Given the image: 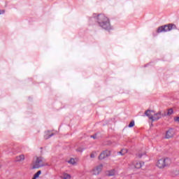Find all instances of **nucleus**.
Returning a JSON list of instances; mask_svg holds the SVG:
<instances>
[{
    "instance_id": "f257e3e1",
    "label": "nucleus",
    "mask_w": 179,
    "mask_h": 179,
    "mask_svg": "<svg viewBox=\"0 0 179 179\" xmlns=\"http://www.w3.org/2000/svg\"><path fill=\"white\" fill-rule=\"evenodd\" d=\"M96 19L97 23L102 27V29H105V30H110V29H111L110 19H108L104 14L98 15Z\"/></svg>"
},
{
    "instance_id": "f03ea898",
    "label": "nucleus",
    "mask_w": 179,
    "mask_h": 179,
    "mask_svg": "<svg viewBox=\"0 0 179 179\" xmlns=\"http://www.w3.org/2000/svg\"><path fill=\"white\" fill-rule=\"evenodd\" d=\"M171 163V159L170 158H161L157 161L156 166L158 169H166V167H170Z\"/></svg>"
},
{
    "instance_id": "7ed1b4c3",
    "label": "nucleus",
    "mask_w": 179,
    "mask_h": 179,
    "mask_svg": "<svg viewBox=\"0 0 179 179\" xmlns=\"http://www.w3.org/2000/svg\"><path fill=\"white\" fill-rule=\"evenodd\" d=\"M145 114L152 122L157 121L162 118V112L160 111L155 113V111L148 110L145 112Z\"/></svg>"
},
{
    "instance_id": "20e7f679",
    "label": "nucleus",
    "mask_w": 179,
    "mask_h": 179,
    "mask_svg": "<svg viewBox=\"0 0 179 179\" xmlns=\"http://www.w3.org/2000/svg\"><path fill=\"white\" fill-rule=\"evenodd\" d=\"M43 159L42 157H36L31 164L32 169H40L41 167H43L44 164L43 163Z\"/></svg>"
},
{
    "instance_id": "39448f33",
    "label": "nucleus",
    "mask_w": 179,
    "mask_h": 179,
    "mask_svg": "<svg viewBox=\"0 0 179 179\" xmlns=\"http://www.w3.org/2000/svg\"><path fill=\"white\" fill-rule=\"evenodd\" d=\"M176 29V25L173 24H169L168 25L159 27L157 31V33H163V31H170Z\"/></svg>"
},
{
    "instance_id": "423d86ee",
    "label": "nucleus",
    "mask_w": 179,
    "mask_h": 179,
    "mask_svg": "<svg viewBox=\"0 0 179 179\" xmlns=\"http://www.w3.org/2000/svg\"><path fill=\"white\" fill-rule=\"evenodd\" d=\"M103 170V164L97 165L96 166L94 167L91 171V173L93 176H99Z\"/></svg>"
},
{
    "instance_id": "0eeeda50",
    "label": "nucleus",
    "mask_w": 179,
    "mask_h": 179,
    "mask_svg": "<svg viewBox=\"0 0 179 179\" xmlns=\"http://www.w3.org/2000/svg\"><path fill=\"white\" fill-rule=\"evenodd\" d=\"M111 155V151L106 150L105 151H103L100 155L99 156V160H103V159H106V157H108Z\"/></svg>"
},
{
    "instance_id": "6e6552de",
    "label": "nucleus",
    "mask_w": 179,
    "mask_h": 179,
    "mask_svg": "<svg viewBox=\"0 0 179 179\" xmlns=\"http://www.w3.org/2000/svg\"><path fill=\"white\" fill-rule=\"evenodd\" d=\"M174 136V130L171 129L166 131V138L170 139V138H173Z\"/></svg>"
},
{
    "instance_id": "1a4fd4ad",
    "label": "nucleus",
    "mask_w": 179,
    "mask_h": 179,
    "mask_svg": "<svg viewBox=\"0 0 179 179\" xmlns=\"http://www.w3.org/2000/svg\"><path fill=\"white\" fill-rule=\"evenodd\" d=\"M25 159L26 157H24V155L21 154L15 157V162H24Z\"/></svg>"
},
{
    "instance_id": "9d476101",
    "label": "nucleus",
    "mask_w": 179,
    "mask_h": 179,
    "mask_svg": "<svg viewBox=\"0 0 179 179\" xmlns=\"http://www.w3.org/2000/svg\"><path fill=\"white\" fill-rule=\"evenodd\" d=\"M133 164L135 169H142V166H143V164H145V163L142 162H134Z\"/></svg>"
},
{
    "instance_id": "9b49d317",
    "label": "nucleus",
    "mask_w": 179,
    "mask_h": 179,
    "mask_svg": "<svg viewBox=\"0 0 179 179\" xmlns=\"http://www.w3.org/2000/svg\"><path fill=\"white\" fill-rule=\"evenodd\" d=\"M106 176H108V177H113V176H115V170L112 169V170H110V171H106Z\"/></svg>"
},
{
    "instance_id": "f8f14e48",
    "label": "nucleus",
    "mask_w": 179,
    "mask_h": 179,
    "mask_svg": "<svg viewBox=\"0 0 179 179\" xmlns=\"http://www.w3.org/2000/svg\"><path fill=\"white\" fill-rule=\"evenodd\" d=\"M52 135H54V134H51V131H45L44 138L45 139H49V138H51Z\"/></svg>"
},
{
    "instance_id": "ddd939ff",
    "label": "nucleus",
    "mask_w": 179,
    "mask_h": 179,
    "mask_svg": "<svg viewBox=\"0 0 179 179\" xmlns=\"http://www.w3.org/2000/svg\"><path fill=\"white\" fill-rule=\"evenodd\" d=\"M62 178H63V179H71V175H69V173H63Z\"/></svg>"
},
{
    "instance_id": "4468645a",
    "label": "nucleus",
    "mask_w": 179,
    "mask_h": 179,
    "mask_svg": "<svg viewBox=\"0 0 179 179\" xmlns=\"http://www.w3.org/2000/svg\"><path fill=\"white\" fill-rule=\"evenodd\" d=\"M68 163H69V164L75 165L76 164V160L73 158H71L70 159V160L68 161Z\"/></svg>"
},
{
    "instance_id": "2eb2a0df",
    "label": "nucleus",
    "mask_w": 179,
    "mask_h": 179,
    "mask_svg": "<svg viewBox=\"0 0 179 179\" xmlns=\"http://www.w3.org/2000/svg\"><path fill=\"white\" fill-rule=\"evenodd\" d=\"M41 174V171H38L37 173H36L34 176V178L36 179L40 177V175Z\"/></svg>"
},
{
    "instance_id": "dca6fc26",
    "label": "nucleus",
    "mask_w": 179,
    "mask_h": 179,
    "mask_svg": "<svg viewBox=\"0 0 179 179\" xmlns=\"http://www.w3.org/2000/svg\"><path fill=\"white\" fill-rule=\"evenodd\" d=\"M173 114H174V110L173 108L168 109L167 115H173Z\"/></svg>"
},
{
    "instance_id": "f3484780",
    "label": "nucleus",
    "mask_w": 179,
    "mask_h": 179,
    "mask_svg": "<svg viewBox=\"0 0 179 179\" xmlns=\"http://www.w3.org/2000/svg\"><path fill=\"white\" fill-rule=\"evenodd\" d=\"M128 150L127 149L122 150L120 152H118V155H120L121 156H124L125 153H127Z\"/></svg>"
},
{
    "instance_id": "a211bd4d",
    "label": "nucleus",
    "mask_w": 179,
    "mask_h": 179,
    "mask_svg": "<svg viewBox=\"0 0 179 179\" xmlns=\"http://www.w3.org/2000/svg\"><path fill=\"white\" fill-rule=\"evenodd\" d=\"M135 126V122L131 121L129 124V128H132V127Z\"/></svg>"
},
{
    "instance_id": "6ab92c4d",
    "label": "nucleus",
    "mask_w": 179,
    "mask_h": 179,
    "mask_svg": "<svg viewBox=\"0 0 179 179\" xmlns=\"http://www.w3.org/2000/svg\"><path fill=\"white\" fill-rule=\"evenodd\" d=\"M96 156H97V154L96 152H92L90 155L91 159H94V157H96Z\"/></svg>"
},
{
    "instance_id": "aec40b11",
    "label": "nucleus",
    "mask_w": 179,
    "mask_h": 179,
    "mask_svg": "<svg viewBox=\"0 0 179 179\" xmlns=\"http://www.w3.org/2000/svg\"><path fill=\"white\" fill-rule=\"evenodd\" d=\"M174 176H179V170H176L173 172Z\"/></svg>"
},
{
    "instance_id": "412c9836",
    "label": "nucleus",
    "mask_w": 179,
    "mask_h": 179,
    "mask_svg": "<svg viewBox=\"0 0 179 179\" xmlns=\"http://www.w3.org/2000/svg\"><path fill=\"white\" fill-rule=\"evenodd\" d=\"M0 15H1V11H0Z\"/></svg>"
},
{
    "instance_id": "4be33fe9",
    "label": "nucleus",
    "mask_w": 179,
    "mask_h": 179,
    "mask_svg": "<svg viewBox=\"0 0 179 179\" xmlns=\"http://www.w3.org/2000/svg\"><path fill=\"white\" fill-rule=\"evenodd\" d=\"M32 179H34V178H33Z\"/></svg>"
},
{
    "instance_id": "5701e85b",
    "label": "nucleus",
    "mask_w": 179,
    "mask_h": 179,
    "mask_svg": "<svg viewBox=\"0 0 179 179\" xmlns=\"http://www.w3.org/2000/svg\"><path fill=\"white\" fill-rule=\"evenodd\" d=\"M0 168H1V165H0Z\"/></svg>"
}]
</instances>
